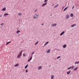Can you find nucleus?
<instances>
[{"label": "nucleus", "instance_id": "1", "mask_svg": "<svg viewBox=\"0 0 79 79\" xmlns=\"http://www.w3.org/2000/svg\"><path fill=\"white\" fill-rule=\"evenodd\" d=\"M39 15H38L37 14H35L34 15V19H35L36 18H37V17H38Z\"/></svg>", "mask_w": 79, "mask_h": 79}, {"label": "nucleus", "instance_id": "2", "mask_svg": "<svg viewBox=\"0 0 79 79\" xmlns=\"http://www.w3.org/2000/svg\"><path fill=\"white\" fill-rule=\"evenodd\" d=\"M57 24L56 23L52 24H51V27H54L55 26H56Z\"/></svg>", "mask_w": 79, "mask_h": 79}, {"label": "nucleus", "instance_id": "3", "mask_svg": "<svg viewBox=\"0 0 79 79\" xmlns=\"http://www.w3.org/2000/svg\"><path fill=\"white\" fill-rule=\"evenodd\" d=\"M64 31H63L60 34V36H61V35H63V34H64Z\"/></svg>", "mask_w": 79, "mask_h": 79}, {"label": "nucleus", "instance_id": "4", "mask_svg": "<svg viewBox=\"0 0 79 79\" xmlns=\"http://www.w3.org/2000/svg\"><path fill=\"white\" fill-rule=\"evenodd\" d=\"M11 41L8 42H7L6 44V45H8V44H10V43H11Z\"/></svg>", "mask_w": 79, "mask_h": 79}, {"label": "nucleus", "instance_id": "5", "mask_svg": "<svg viewBox=\"0 0 79 79\" xmlns=\"http://www.w3.org/2000/svg\"><path fill=\"white\" fill-rule=\"evenodd\" d=\"M23 52V51H21L19 54V55H20L21 56L22 55V52Z\"/></svg>", "mask_w": 79, "mask_h": 79}, {"label": "nucleus", "instance_id": "6", "mask_svg": "<svg viewBox=\"0 0 79 79\" xmlns=\"http://www.w3.org/2000/svg\"><path fill=\"white\" fill-rule=\"evenodd\" d=\"M69 15H66V19H68V18H69Z\"/></svg>", "mask_w": 79, "mask_h": 79}, {"label": "nucleus", "instance_id": "7", "mask_svg": "<svg viewBox=\"0 0 79 79\" xmlns=\"http://www.w3.org/2000/svg\"><path fill=\"white\" fill-rule=\"evenodd\" d=\"M67 9H68V7H66L63 10V11H66Z\"/></svg>", "mask_w": 79, "mask_h": 79}, {"label": "nucleus", "instance_id": "8", "mask_svg": "<svg viewBox=\"0 0 79 79\" xmlns=\"http://www.w3.org/2000/svg\"><path fill=\"white\" fill-rule=\"evenodd\" d=\"M47 2L43 4L42 5V6H45V5H47Z\"/></svg>", "mask_w": 79, "mask_h": 79}, {"label": "nucleus", "instance_id": "9", "mask_svg": "<svg viewBox=\"0 0 79 79\" xmlns=\"http://www.w3.org/2000/svg\"><path fill=\"white\" fill-rule=\"evenodd\" d=\"M6 7H4L2 10V11H6Z\"/></svg>", "mask_w": 79, "mask_h": 79}, {"label": "nucleus", "instance_id": "10", "mask_svg": "<svg viewBox=\"0 0 79 79\" xmlns=\"http://www.w3.org/2000/svg\"><path fill=\"white\" fill-rule=\"evenodd\" d=\"M21 56H20L19 55H18L17 56V58H21Z\"/></svg>", "mask_w": 79, "mask_h": 79}, {"label": "nucleus", "instance_id": "11", "mask_svg": "<svg viewBox=\"0 0 79 79\" xmlns=\"http://www.w3.org/2000/svg\"><path fill=\"white\" fill-rule=\"evenodd\" d=\"M42 69V67L41 66H39L38 68V69L39 70H40V69Z\"/></svg>", "mask_w": 79, "mask_h": 79}, {"label": "nucleus", "instance_id": "12", "mask_svg": "<svg viewBox=\"0 0 79 79\" xmlns=\"http://www.w3.org/2000/svg\"><path fill=\"white\" fill-rule=\"evenodd\" d=\"M66 44H65L63 45V48H66Z\"/></svg>", "mask_w": 79, "mask_h": 79}, {"label": "nucleus", "instance_id": "13", "mask_svg": "<svg viewBox=\"0 0 79 79\" xmlns=\"http://www.w3.org/2000/svg\"><path fill=\"white\" fill-rule=\"evenodd\" d=\"M50 49H48L47 51V53H50Z\"/></svg>", "mask_w": 79, "mask_h": 79}, {"label": "nucleus", "instance_id": "14", "mask_svg": "<svg viewBox=\"0 0 79 79\" xmlns=\"http://www.w3.org/2000/svg\"><path fill=\"white\" fill-rule=\"evenodd\" d=\"M75 26H76V24H74L72 25H71V27H73Z\"/></svg>", "mask_w": 79, "mask_h": 79}, {"label": "nucleus", "instance_id": "15", "mask_svg": "<svg viewBox=\"0 0 79 79\" xmlns=\"http://www.w3.org/2000/svg\"><path fill=\"white\" fill-rule=\"evenodd\" d=\"M79 63V61H78V62H76L75 63V64H78Z\"/></svg>", "mask_w": 79, "mask_h": 79}, {"label": "nucleus", "instance_id": "16", "mask_svg": "<svg viewBox=\"0 0 79 79\" xmlns=\"http://www.w3.org/2000/svg\"><path fill=\"white\" fill-rule=\"evenodd\" d=\"M53 77H54V76H53V75H52L51 76V79H54Z\"/></svg>", "mask_w": 79, "mask_h": 79}, {"label": "nucleus", "instance_id": "17", "mask_svg": "<svg viewBox=\"0 0 79 79\" xmlns=\"http://www.w3.org/2000/svg\"><path fill=\"white\" fill-rule=\"evenodd\" d=\"M7 15H8V14L7 13H6L5 14H4V16H7Z\"/></svg>", "mask_w": 79, "mask_h": 79}, {"label": "nucleus", "instance_id": "18", "mask_svg": "<svg viewBox=\"0 0 79 79\" xmlns=\"http://www.w3.org/2000/svg\"><path fill=\"white\" fill-rule=\"evenodd\" d=\"M48 44V42H47L44 44V46H45L47 44Z\"/></svg>", "mask_w": 79, "mask_h": 79}, {"label": "nucleus", "instance_id": "19", "mask_svg": "<svg viewBox=\"0 0 79 79\" xmlns=\"http://www.w3.org/2000/svg\"><path fill=\"white\" fill-rule=\"evenodd\" d=\"M19 66V64H17L14 66V67H16V66Z\"/></svg>", "mask_w": 79, "mask_h": 79}, {"label": "nucleus", "instance_id": "20", "mask_svg": "<svg viewBox=\"0 0 79 79\" xmlns=\"http://www.w3.org/2000/svg\"><path fill=\"white\" fill-rule=\"evenodd\" d=\"M70 73H71V71H69V72H67V74H70Z\"/></svg>", "mask_w": 79, "mask_h": 79}, {"label": "nucleus", "instance_id": "21", "mask_svg": "<svg viewBox=\"0 0 79 79\" xmlns=\"http://www.w3.org/2000/svg\"><path fill=\"white\" fill-rule=\"evenodd\" d=\"M18 15L19 16H21L22 15V14H21V13H18Z\"/></svg>", "mask_w": 79, "mask_h": 79}, {"label": "nucleus", "instance_id": "22", "mask_svg": "<svg viewBox=\"0 0 79 79\" xmlns=\"http://www.w3.org/2000/svg\"><path fill=\"white\" fill-rule=\"evenodd\" d=\"M28 67V64H27V65L25 66V69H26V68H27Z\"/></svg>", "mask_w": 79, "mask_h": 79}, {"label": "nucleus", "instance_id": "23", "mask_svg": "<svg viewBox=\"0 0 79 79\" xmlns=\"http://www.w3.org/2000/svg\"><path fill=\"white\" fill-rule=\"evenodd\" d=\"M58 6V4L56 5V6H54V8H56V7H57V6Z\"/></svg>", "mask_w": 79, "mask_h": 79}, {"label": "nucleus", "instance_id": "24", "mask_svg": "<svg viewBox=\"0 0 79 79\" xmlns=\"http://www.w3.org/2000/svg\"><path fill=\"white\" fill-rule=\"evenodd\" d=\"M48 0H44V3H46V2H47V1H48Z\"/></svg>", "mask_w": 79, "mask_h": 79}, {"label": "nucleus", "instance_id": "25", "mask_svg": "<svg viewBox=\"0 0 79 79\" xmlns=\"http://www.w3.org/2000/svg\"><path fill=\"white\" fill-rule=\"evenodd\" d=\"M19 32H20V31L19 30H18L16 33H17V34H18V33Z\"/></svg>", "mask_w": 79, "mask_h": 79}, {"label": "nucleus", "instance_id": "26", "mask_svg": "<svg viewBox=\"0 0 79 79\" xmlns=\"http://www.w3.org/2000/svg\"><path fill=\"white\" fill-rule=\"evenodd\" d=\"M70 16H71V17H73V14H70Z\"/></svg>", "mask_w": 79, "mask_h": 79}, {"label": "nucleus", "instance_id": "27", "mask_svg": "<svg viewBox=\"0 0 79 79\" xmlns=\"http://www.w3.org/2000/svg\"><path fill=\"white\" fill-rule=\"evenodd\" d=\"M77 69V67L75 68L74 69H73V70H75Z\"/></svg>", "mask_w": 79, "mask_h": 79}, {"label": "nucleus", "instance_id": "28", "mask_svg": "<svg viewBox=\"0 0 79 79\" xmlns=\"http://www.w3.org/2000/svg\"><path fill=\"white\" fill-rule=\"evenodd\" d=\"M30 60H31L32 59V56H31V57L30 58Z\"/></svg>", "mask_w": 79, "mask_h": 79}, {"label": "nucleus", "instance_id": "29", "mask_svg": "<svg viewBox=\"0 0 79 79\" xmlns=\"http://www.w3.org/2000/svg\"><path fill=\"white\" fill-rule=\"evenodd\" d=\"M74 68V66H72V67H71L72 69H73Z\"/></svg>", "mask_w": 79, "mask_h": 79}, {"label": "nucleus", "instance_id": "30", "mask_svg": "<svg viewBox=\"0 0 79 79\" xmlns=\"http://www.w3.org/2000/svg\"><path fill=\"white\" fill-rule=\"evenodd\" d=\"M26 56V54L25 53H24L23 54V56Z\"/></svg>", "mask_w": 79, "mask_h": 79}, {"label": "nucleus", "instance_id": "31", "mask_svg": "<svg viewBox=\"0 0 79 79\" xmlns=\"http://www.w3.org/2000/svg\"><path fill=\"white\" fill-rule=\"evenodd\" d=\"M39 42V41H37V42L35 43V45H36V44H37Z\"/></svg>", "mask_w": 79, "mask_h": 79}, {"label": "nucleus", "instance_id": "32", "mask_svg": "<svg viewBox=\"0 0 79 79\" xmlns=\"http://www.w3.org/2000/svg\"><path fill=\"white\" fill-rule=\"evenodd\" d=\"M4 24V23H2L1 24V26H3V25Z\"/></svg>", "mask_w": 79, "mask_h": 79}, {"label": "nucleus", "instance_id": "33", "mask_svg": "<svg viewBox=\"0 0 79 79\" xmlns=\"http://www.w3.org/2000/svg\"><path fill=\"white\" fill-rule=\"evenodd\" d=\"M71 68V67H70L68 69H70Z\"/></svg>", "mask_w": 79, "mask_h": 79}, {"label": "nucleus", "instance_id": "34", "mask_svg": "<svg viewBox=\"0 0 79 79\" xmlns=\"http://www.w3.org/2000/svg\"><path fill=\"white\" fill-rule=\"evenodd\" d=\"M60 56H59V57H58L57 58V59H59V58H60Z\"/></svg>", "mask_w": 79, "mask_h": 79}, {"label": "nucleus", "instance_id": "35", "mask_svg": "<svg viewBox=\"0 0 79 79\" xmlns=\"http://www.w3.org/2000/svg\"><path fill=\"white\" fill-rule=\"evenodd\" d=\"M36 11H37V9H36V10H34V12H35Z\"/></svg>", "mask_w": 79, "mask_h": 79}, {"label": "nucleus", "instance_id": "36", "mask_svg": "<svg viewBox=\"0 0 79 79\" xmlns=\"http://www.w3.org/2000/svg\"><path fill=\"white\" fill-rule=\"evenodd\" d=\"M26 73H27V72L28 71V70H27L26 69Z\"/></svg>", "mask_w": 79, "mask_h": 79}, {"label": "nucleus", "instance_id": "37", "mask_svg": "<svg viewBox=\"0 0 79 79\" xmlns=\"http://www.w3.org/2000/svg\"><path fill=\"white\" fill-rule=\"evenodd\" d=\"M34 53H35V52H33L31 53V55H32L33 54H34Z\"/></svg>", "mask_w": 79, "mask_h": 79}, {"label": "nucleus", "instance_id": "38", "mask_svg": "<svg viewBox=\"0 0 79 79\" xmlns=\"http://www.w3.org/2000/svg\"><path fill=\"white\" fill-rule=\"evenodd\" d=\"M31 61V60L30 59L28 60V62H29Z\"/></svg>", "mask_w": 79, "mask_h": 79}, {"label": "nucleus", "instance_id": "39", "mask_svg": "<svg viewBox=\"0 0 79 79\" xmlns=\"http://www.w3.org/2000/svg\"><path fill=\"white\" fill-rule=\"evenodd\" d=\"M74 8V6H73V7H72V9H73V8Z\"/></svg>", "mask_w": 79, "mask_h": 79}, {"label": "nucleus", "instance_id": "40", "mask_svg": "<svg viewBox=\"0 0 79 79\" xmlns=\"http://www.w3.org/2000/svg\"><path fill=\"white\" fill-rule=\"evenodd\" d=\"M2 17V15H0V17Z\"/></svg>", "mask_w": 79, "mask_h": 79}, {"label": "nucleus", "instance_id": "41", "mask_svg": "<svg viewBox=\"0 0 79 79\" xmlns=\"http://www.w3.org/2000/svg\"><path fill=\"white\" fill-rule=\"evenodd\" d=\"M43 25H44V23H43V24H42L41 25V26H43Z\"/></svg>", "mask_w": 79, "mask_h": 79}, {"label": "nucleus", "instance_id": "42", "mask_svg": "<svg viewBox=\"0 0 79 79\" xmlns=\"http://www.w3.org/2000/svg\"><path fill=\"white\" fill-rule=\"evenodd\" d=\"M50 66H51V65H50V66H49V67H50Z\"/></svg>", "mask_w": 79, "mask_h": 79}, {"label": "nucleus", "instance_id": "43", "mask_svg": "<svg viewBox=\"0 0 79 79\" xmlns=\"http://www.w3.org/2000/svg\"><path fill=\"white\" fill-rule=\"evenodd\" d=\"M51 15H50V16H51Z\"/></svg>", "mask_w": 79, "mask_h": 79}, {"label": "nucleus", "instance_id": "44", "mask_svg": "<svg viewBox=\"0 0 79 79\" xmlns=\"http://www.w3.org/2000/svg\"><path fill=\"white\" fill-rule=\"evenodd\" d=\"M53 5H54V4H53Z\"/></svg>", "mask_w": 79, "mask_h": 79}, {"label": "nucleus", "instance_id": "45", "mask_svg": "<svg viewBox=\"0 0 79 79\" xmlns=\"http://www.w3.org/2000/svg\"><path fill=\"white\" fill-rule=\"evenodd\" d=\"M23 10H24V9H23Z\"/></svg>", "mask_w": 79, "mask_h": 79}]
</instances>
